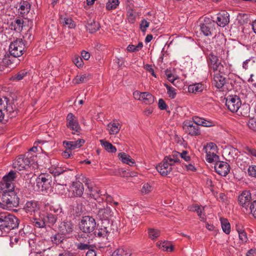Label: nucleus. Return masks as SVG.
I'll return each mask as SVG.
<instances>
[{
  "mask_svg": "<svg viewBox=\"0 0 256 256\" xmlns=\"http://www.w3.org/2000/svg\"><path fill=\"white\" fill-rule=\"evenodd\" d=\"M16 178V172L11 170L3 177L0 182V196L8 208L16 207L20 203V198L14 189V181Z\"/></svg>",
  "mask_w": 256,
  "mask_h": 256,
  "instance_id": "f257e3e1",
  "label": "nucleus"
},
{
  "mask_svg": "<svg viewBox=\"0 0 256 256\" xmlns=\"http://www.w3.org/2000/svg\"><path fill=\"white\" fill-rule=\"evenodd\" d=\"M207 63L210 74H226L227 72L226 62L220 60L218 56L210 53L206 57Z\"/></svg>",
  "mask_w": 256,
  "mask_h": 256,
  "instance_id": "f03ea898",
  "label": "nucleus"
},
{
  "mask_svg": "<svg viewBox=\"0 0 256 256\" xmlns=\"http://www.w3.org/2000/svg\"><path fill=\"white\" fill-rule=\"evenodd\" d=\"M176 152H172V154L164 157L162 162L157 166L156 170L162 176H167L172 170V166L178 164V156Z\"/></svg>",
  "mask_w": 256,
  "mask_h": 256,
  "instance_id": "7ed1b4c3",
  "label": "nucleus"
},
{
  "mask_svg": "<svg viewBox=\"0 0 256 256\" xmlns=\"http://www.w3.org/2000/svg\"><path fill=\"white\" fill-rule=\"evenodd\" d=\"M18 226V220L14 215L8 213H0V228L4 232L14 229Z\"/></svg>",
  "mask_w": 256,
  "mask_h": 256,
  "instance_id": "20e7f679",
  "label": "nucleus"
},
{
  "mask_svg": "<svg viewBox=\"0 0 256 256\" xmlns=\"http://www.w3.org/2000/svg\"><path fill=\"white\" fill-rule=\"evenodd\" d=\"M25 50L26 46L22 38H16L10 44V53L14 58L21 56Z\"/></svg>",
  "mask_w": 256,
  "mask_h": 256,
  "instance_id": "39448f33",
  "label": "nucleus"
},
{
  "mask_svg": "<svg viewBox=\"0 0 256 256\" xmlns=\"http://www.w3.org/2000/svg\"><path fill=\"white\" fill-rule=\"evenodd\" d=\"M96 226L95 220L92 216H85L82 217L80 223V230L85 233L92 232Z\"/></svg>",
  "mask_w": 256,
  "mask_h": 256,
  "instance_id": "423d86ee",
  "label": "nucleus"
},
{
  "mask_svg": "<svg viewBox=\"0 0 256 256\" xmlns=\"http://www.w3.org/2000/svg\"><path fill=\"white\" fill-rule=\"evenodd\" d=\"M66 126L72 131V134L79 136L81 134L82 129L78 119L72 113H69L66 116Z\"/></svg>",
  "mask_w": 256,
  "mask_h": 256,
  "instance_id": "0eeeda50",
  "label": "nucleus"
},
{
  "mask_svg": "<svg viewBox=\"0 0 256 256\" xmlns=\"http://www.w3.org/2000/svg\"><path fill=\"white\" fill-rule=\"evenodd\" d=\"M226 105L232 112H237L242 106L240 97L236 95L228 96L226 98Z\"/></svg>",
  "mask_w": 256,
  "mask_h": 256,
  "instance_id": "6e6552de",
  "label": "nucleus"
},
{
  "mask_svg": "<svg viewBox=\"0 0 256 256\" xmlns=\"http://www.w3.org/2000/svg\"><path fill=\"white\" fill-rule=\"evenodd\" d=\"M32 157H26L25 156H20L13 163V167L18 170L26 169L33 162Z\"/></svg>",
  "mask_w": 256,
  "mask_h": 256,
  "instance_id": "1a4fd4ad",
  "label": "nucleus"
},
{
  "mask_svg": "<svg viewBox=\"0 0 256 256\" xmlns=\"http://www.w3.org/2000/svg\"><path fill=\"white\" fill-rule=\"evenodd\" d=\"M215 22L208 18H204L202 23L200 24L201 32L205 36H210L214 30Z\"/></svg>",
  "mask_w": 256,
  "mask_h": 256,
  "instance_id": "9d476101",
  "label": "nucleus"
},
{
  "mask_svg": "<svg viewBox=\"0 0 256 256\" xmlns=\"http://www.w3.org/2000/svg\"><path fill=\"white\" fill-rule=\"evenodd\" d=\"M239 204L248 210V206L252 200V194L249 190H244L238 196Z\"/></svg>",
  "mask_w": 256,
  "mask_h": 256,
  "instance_id": "9b49d317",
  "label": "nucleus"
},
{
  "mask_svg": "<svg viewBox=\"0 0 256 256\" xmlns=\"http://www.w3.org/2000/svg\"><path fill=\"white\" fill-rule=\"evenodd\" d=\"M184 131L190 136H198L200 134L199 126L192 121H185L183 123Z\"/></svg>",
  "mask_w": 256,
  "mask_h": 256,
  "instance_id": "f8f14e48",
  "label": "nucleus"
},
{
  "mask_svg": "<svg viewBox=\"0 0 256 256\" xmlns=\"http://www.w3.org/2000/svg\"><path fill=\"white\" fill-rule=\"evenodd\" d=\"M40 208V204L38 201L30 200L27 201L24 206V210L28 214L34 215Z\"/></svg>",
  "mask_w": 256,
  "mask_h": 256,
  "instance_id": "ddd939ff",
  "label": "nucleus"
},
{
  "mask_svg": "<svg viewBox=\"0 0 256 256\" xmlns=\"http://www.w3.org/2000/svg\"><path fill=\"white\" fill-rule=\"evenodd\" d=\"M74 225L70 220H64L58 225V230L63 235L70 234L74 230Z\"/></svg>",
  "mask_w": 256,
  "mask_h": 256,
  "instance_id": "4468645a",
  "label": "nucleus"
},
{
  "mask_svg": "<svg viewBox=\"0 0 256 256\" xmlns=\"http://www.w3.org/2000/svg\"><path fill=\"white\" fill-rule=\"evenodd\" d=\"M214 170L218 174L225 176L230 171V166L226 162L218 160L214 164Z\"/></svg>",
  "mask_w": 256,
  "mask_h": 256,
  "instance_id": "2eb2a0df",
  "label": "nucleus"
},
{
  "mask_svg": "<svg viewBox=\"0 0 256 256\" xmlns=\"http://www.w3.org/2000/svg\"><path fill=\"white\" fill-rule=\"evenodd\" d=\"M98 216L102 220H108L114 216V212L107 204L103 208H99Z\"/></svg>",
  "mask_w": 256,
  "mask_h": 256,
  "instance_id": "dca6fc26",
  "label": "nucleus"
},
{
  "mask_svg": "<svg viewBox=\"0 0 256 256\" xmlns=\"http://www.w3.org/2000/svg\"><path fill=\"white\" fill-rule=\"evenodd\" d=\"M48 177V175L41 174L36 178V184L38 190L42 192L48 188L50 184Z\"/></svg>",
  "mask_w": 256,
  "mask_h": 256,
  "instance_id": "f3484780",
  "label": "nucleus"
},
{
  "mask_svg": "<svg viewBox=\"0 0 256 256\" xmlns=\"http://www.w3.org/2000/svg\"><path fill=\"white\" fill-rule=\"evenodd\" d=\"M229 16L228 12L226 11L218 14L216 21L217 24L221 27L225 26L230 22Z\"/></svg>",
  "mask_w": 256,
  "mask_h": 256,
  "instance_id": "a211bd4d",
  "label": "nucleus"
},
{
  "mask_svg": "<svg viewBox=\"0 0 256 256\" xmlns=\"http://www.w3.org/2000/svg\"><path fill=\"white\" fill-rule=\"evenodd\" d=\"M222 74L220 73L213 74L212 84L218 89L222 88L226 83V78Z\"/></svg>",
  "mask_w": 256,
  "mask_h": 256,
  "instance_id": "6ab92c4d",
  "label": "nucleus"
},
{
  "mask_svg": "<svg viewBox=\"0 0 256 256\" xmlns=\"http://www.w3.org/2000/svg\"><path fill=\"white\" fill-rule=\"evenodd\" d=\"M86 184L87 186L90 194L95 200H96L100 196L104 194L98 186L89 182L88 180L86 182Z\"/></svg>",
  "mask_w": 256,
  "mask_h": 256,
  "instance_id": "aec40b11",
  "label": "nucleus"
},
{
  "mask_svg": "<svg viewBox=\"0 0 256 256\" xmlns=\"http://www.w3.org/2000/svg\"><path fill=\"white\" fill-rule=\"evenodd\" d=\"M71 190L73 196H81L84 191L83 184L80 182H74L71 186Z\"/></svg>",
  "mask_w": 256,
  "mask_h": 256,
  "instance_id": "412c9836",
  "label": "nucleus"
},
{
  "mask_svg": "<svg viewBox=\"0 0 256 256\" xmlns=\"http://www.w3.org/2000/svg\"><path fill=\"white\" fill-rule=\"evenodd\" d=\"M4 112H5V116L10 118L15 117L18 114V110L16 108V106L13 104L10 103V102H8Z\"/></svg>",
  "mask_w": 256,
  "mask_h": 256,
  "instance_id": "4be33fe9",
  "label": "nucleus"
},
{
  "mask_svg": "<svg viewBox=\"0 0 256 256\" xmlns=\"http://www.w3.org/2000/svg\"><path fill=\"white\" fill-rule=\"evenodd\" d=\"M84 140L83 139L78 138L76 141H64V144L70 150L80 148L84 144Z\"/></svg>",
  "mask_w": 256,
  "mask_h": 256,
  "instance_id": "5701e85b",
  "label": "nucleus"
},
{
  "mask_svg": "<svg viewBox=\"0 0 256 256\" xmlns=\"http://www.w3.org/2000/svg\"><path fill=\"white\" fill-rule=\"evenodd\" d=\"M28 75V70L26 69H24L12 76L10 78V80L12 82H18L23 80Z\"/></svg>",
  "mask_w": 256,
  "mask_h": 256,
  "instance_id": "b1692460",
  "label": "nucleus"
},
{
  "mask_svg": "<svg viewBox=\"0 0 256 256\" xmlns=\"http://www.w3.org/2000/svg\"><path fill=\"white\" fill-rule=\"evenodd\" d=\"M119 159L123 162L128 164L130 166H133L134 163V160L125 152H120L118 154Z\"/></svg>",
  "mask_w": 256,
  "mask_h": 256,
  "instance_id": "393cba45",
  "label": "nucleus"
},
{
  "mask_svg": "<svg viewBox=\"0 0 256 256\" xmlns=\"http://www.w3.org/2000/svg\"><path fill=\"white\" fill-rule=\"evenodd\" d=\"M107 127L110 134H116L119 132L121 126L119 123L112 122L109 123Z\"/></svg>",
  "mask_w": 256,
  "mask_h": 256,
  "instance_id": "a878e982",
  "label": "nucleus"
},
{
  "mask_svg": "<svg viewBox=\"0 0 256 256\" xmlns=\"http://www.w3.org/2000/svg\"><path fill=\"white\" fill-rule=\"evenodd\" d=\"M156 246L164 251L170 252L174 250L173 246L168 242H158Z\"/></svg>",
  "mask_w": 256,
  "mask_h": 256,
  "instance_id": "bb28decb",
  "label": "nucleus"
},
{
  "mask_svg": "<svg viewBox=\"0 0 256 256\" xmlns=\"http://www.w3.org/2000/svg\"><path fill=\"white\" fill-rule=\"evenodd\" d=\"M109 232V230L107 227L102 226L97 229L94 234L96 236L104 238L108 235Z\"/></svg>",
  "mask_w": 256,
  "mask_h": 256,
  "instance_id": "cd10ccee",
  "label": "nucleus"
},
{
  "mask_svg": "<svg viewBox=\"0 0 256 256\" xmlns=\"http://www.w3.org/2000/svg\"><path fill=\"white\" fill-rule=\"evenodd\" d=\"M131 253L130 250L124 247H121L116 250L112 256H130Z\"/></svg>",
  "mask_w": 256,
  "mask_h": 256,
  "instance_id": "c85d7f7f",
  "label": "nucleus"
},
{
  "mask_svg": "<svg viewBox=\"0 0 256 256\" xmlns=\"http://www.w3.org/2000/svg\"><path fill=\"white\" fill-rule=\"evenodd\" d=\"M100 144L104 147V150L108 152H116V148L112 144L108 141H105L104 140H100Z\"/></svg>",
  "mask_w": 256,
  "mask_h": 256,
  "instance_id": "c756f323",
  "label": "nucleus"
},
{
  "mask_svg": "<svg viewBox=\"0 0 256 256\" xmlns=\"http://www.w3.org/2000/svg\"><path fill=\"white\" fill-rule=\"evenodd\" d=\"M90 78L88 74H84L82 75H78L73 80V82L75 84L84 83L88 82Z\"/></svg>",
  "mask_w": 256,
  "mask_h": 256,
  "instance_id": "7c9ffc66",
  "label": "nucleus"
},
{
  "mask_svg": "<svg viewBox=\"0 0 256 256\" xmlns=\"http://www.w3.org/2000/svg\"><path fill=\"white\" fill-rule=\"evenodd\" d=\"M142 101L146 104H150L154 102V97L152 94L148 92H142Z\"/></svg>",
  "mask_w": 256,
  "mask_h": 256,
  "instance_id": "2f4dec72",
  "label": "nucleus"
},
{
  "mask_svg": "<svg viewBox=\"0 0 256 256\" xmlns=\"http://www.w3.org/2000/svg\"><path fill=\"white\" fill-rule=\"evenodd\" d=\"M206 153V160L209 163L216 162L219 159V156L216 154V152H208Z\"/></svg>",
  "mask_w": 256,
  "mask_h": 256,
  "instance_id": "473e14b6",
  "label": "nucleus"
},
{
  "mask_svg": "<svg viewBox=\"0 0 256 256\" xmlns=\"http://www.w3.org/2000/svg\"><path fill=\"white\" fill-rule=\"evenodd\" d=\"M16 58L14 56H8L4 60V62L8 66L14 68L19 63V60H16Z\"/></svg>",
  "mask_w": 256,
  "mask_h": 256,
  "instance_id": "72a5a7b5",
  "label": "nucleus"
},
{
  "mask_svg": "<svg viewBox=\"0 0 256 256\" xmlns=\"http://www.w3.org/2000/svg\"><path fill=\"white\" fill-rule=\"evenodd\" d=\"M244 152L248 156L256 158V149L252 146L244 145L242 146Z\"/></svg>",
  "mask_w": 256,
  "mask_h": 256,
  "instance_id": "f704fd0d",
  "label": "nucleus"
},
{
  "mask_svg": "<svg viewBox=\"0 0 256 256\" xmlns=\"http://www.w3.org/2000/svg\"><path fill=\"white\" fill-rule=\"evenodd\" d=\"M203 90V86L200 84H196L189 86L188 90L190 92L196 93L202 92Z\"/></svg>",
  "mask_w": 256,
  "mask_h": 256,
  "instance_id": "c9c22d12",
  "label": "nucleus"
},
{
  "mask_svg": "<svg viewBox=\"0 0 256 256\" xmlns=\"http://www.w3.org/2000/svg\"><path fill=\"white\" fill-rule=\"evenodd\" d=\"M86 30L90 33H93L98 30L100 28V26L98 22L93 21L88 23L86 26Z\"/></svg>",
  "mask_w": 256,
  "mask_h": 256,
  "instance_id": "e433bc0d",
  "label": "nucleus"
},
{
  "mask_svg": "<svg viewBox=\"0 0 256 256\" xmlns=\"http://www.w3.org/2000/svg\"><path fill=\"white\" fill-rule=\"evenodd\" d=\"M120 4L118 0H108L106 3V9L111 10L116 9Z\"/></svg>",
  "mask_w": 256,
  "mask_h": 256,
  "instance_id": "4c0bfd02",
  "label": "nucleus"
},
{
  "mask_svg": "<svg viewBox=\"0 0 256 256\" xmlns=\"http://www.w3.org/2000/svg\"><path fill=\"white\" fill-rule=\"evenodd\" d=\"M220 222L224 232L226 234H229L230 232V226L228 220L225 218H221Z\"/></svg>",
  "mask_w": 256,
  "mask_h": 256,
  "instance_id": "58836bf2",
  "label": "nucleus"
},
{
  "mask_svg": "<svg viewBox=\"0 0 256 256\" xmlns=\"http://www.w3.org/2000/svg\"><path fill=\"white\" fill-rule=\"evenodd\" d=\"M50 172L51 174H52L54 176H59L60 174H62L65 170H64L61 167L58 166H56L54 164L52 166L49 168Z\"/></svg>",
  "mask_w": 256,
  "mask_h": 256,
  "instance_id": "ea45409f",
  "label": "nucleus"
},
{
  "mask_svg": "<svg viewBox=\"0 0 256 256\" xmlns=\"http://www.w3.org/2000/svg\"><path fill=\"white\" fill-rule=\"evenodd\" d=\"M160 231L158 230L152 228L148 229V237L152 240H156L160 236Z\"/></svg>",
  "mask_w": 256,
  "mask_h": 256,
  "instance_id": "a19ab883",
  "label": "nucleus"
},
{
  "mask_svg": "<svg viewBox=\"0 0 256 256\" xmlns=\"http://www.w3.org/2000/svg\"><path fill=\"white\" fill-rule=\"evenodd\" d=\"M250 110V107L248 104L242 105L238 110L237 112L238 114L244 116H246L248 115Z\"/></svg>",
  "mask_w": 256,
  "mask_h": 256,
  "instance_id": "79ce46f5",
  "label": "nucleus"
},
{
  "mask_svg": "<svg viewBox=\"0 0 256 256\" xmlns=\"http://www.w3.org/2000/svg\"><path fill=\"white\" fill-rule=\"evenodd\" d=\"M50 238L52 243L56 244H59L63 242L64 239V237L62 234L57 233L54 236H51Z\"/></svg>",
  "mask_w": 256,
  "mask_h": 256,
  "instance_id": "37998d69",
  "label": "nucleus"
},
{
  "mask_svg": "<svg viewBox=\"0 0 256 256\" xmlns=\"http://www.w3.org/2000/svg\"><path fill=\"white\" fill-rule=\"evenodd\" d=\"M24 20L21 19H16L12 24L14 30L20 32L22 30L23 27Z\"/></svg>",
  "mask_w": 256,
  "mask_h": 256,
  "instance_id": "c03bdc74",
  "label": "nucleus"
},
{
  "mask_svg": "<svg viewBox=\"0 0 256 256\" xmlns=\"http://www.w3.org/2000/svg\"><path fill=\"white\" fill-rule=\"evenodd\" d=\"M236 230L238 234L239 238L242 242H246L248 238L245 231L240 228V226H236Z\"/></svg>",
  "mask_w": 256,
  "mask_h": 256,
  "instance_id": "a18cd8bd",
  "label": "nucleus"
},
{
  "mask_svg": "<svg viewBox=\"0 0 256 256\" xmlns=\"http://www.w3.org/2000/svg\"><path fill=\"white\" fill-rule=\"evenodd\" d=\"M30 9V4L27 1H24L21 2L20 10H21V13L27 14L29 12Z\"/></svg>",
  "mask_w": 256,
  "mask_h": 256,
  "instance_id": "49530a36",
  "label": "nucleus"
},
{
  "mask_svg": "<svg viewBox=\"0 0 256 256\" xmlns=\"http://www.w3.org/2000/svg\"><path fill=\"white\" fill-rule=\"evenodd\" d=\"M176 152L178 155V164L180 162V158L184 159L186 162H188L190 160V157L186 151H183L182 153H180L177 152Z\"/></svg>",
  "mask_w": 256,
  "mask_h": 256,
  "instance_id": "de8ad7c7",
  "label": "nucleus"
},
{
  "mask_svg": "<svg viewBox=\"0 0 256 256\" xmlns=\"http://www.w3.org/2000/svg\"><path fill=\"white\" fill-rule=\"evenodd\" d=\"M62 22L64 26H66L70 28H72L75 27L74 21L70 18H64L62 19Z\"/></svg>",
  "mask_w": 256,
  "mask_h": 256,
  "instance_id": "09e8293b",
  "label": "nucleus"
},
{
  "mask_svg": "<svg viewBox=\"0 0 256 256\" xmlns=\"http://www.w3.org/2000/svg\"><path fill=\"white\" fill-rule=\"evenodd\" d=\"M192 210L196 212L200 218L202 220L204 219V214L202 213V211L204 210V208L203 207L200 206L198 205H195L193 206Z\"/></svg>",
  "mask_w": 256,
  "mask_h": 256,
  "instance_id": "8fccbe9b",
  "label": "nucleus"
},
{
  "mask_svg": "<svg viewBox=\"0 0 256 256\" xmlns=\"http://www.w3.org/2000/svg\"><path fill=\"white\" fill-rule=\"evenodd\" d=\"M143 46V44L142 42H139L136 46L132 45V44H130L128 46L127 48V50L129 52H138L140 50L142 49V48Z\"/></svg>",
  "mask_w": 256,
  "mask_h": 256,
  "instance_id": "3c124183",
  "label": "nucleus"
},
{
  "mask_svg": "<svg viewBox=\"0 0 256 256\" xmlns=\"http://www.w3.org/2000/svg\"><path fill=\"white\" fill-rule=\"evenodd\" d=\"M164 86L166 87L167 90V93L168 95V96L171 98H174L176 97V90L168 85V84H164Z\"/></svg>",
  "mask_w": 256,
  "mask_h": 256,
  "instance_id": "603ef678",
  "label": "nucleus"
},
{
  "mask_svg": "<svg viewBox=\"0 0 256 256\" xmlns=\"http://www.w3.org/2000/svg\"><path fill=\"white\" fill-rule=\"evenodd\" d=\"M205 152H217V146L213 142H210L207 144L206 146L204 148Z\"/></svg>",
  "mask_w": 256,
  "mask_h": 256,
  "instance_id": "864d4df0",
  "label": "nucleus"
},
{
  "mask_svg": "<svg viewBox=\"0 0 256 256\" xmlns=\"http://www.w3.org/2000/svg\"><path fill=\"white\" fill-rule=\"evenodd\" d=\"M32 222L33 224L37 228H42L44 227V222L42 221L40 216L39 218H34Z\"/></svg>",
  "mask_w": 256,
  "mask_h": 256,
  "instance_id": "5fc2aeb1",
  "label": "nucleus"
},
{
  "mask_svg": "<svg viewBox=\"0 0 256 256\" xmlns=\"http://www.w3.org/2000/svg\"><path fill=\"white\" fill-rule=\"evenodd\" d=\"M248 210H250V214L256 218V200H254L250 203Z\"/></svg>",
  "mask_w": 256,
  "mask_h": 256,
  "instance_id": "6e6d98bb",
  "label": "nucleus"
},
{
  "mask_svg": "<svg viewBox=\"0 0 256 256\" xmlns=\"http://www.w3.org/2000/svg\"><path fill=\"white\" fill-rule=\"evenodd\" d=\"M152 190V187L148 183L144 184L142 188V192L144 194H147Z\"/></svg>",
  "mask_w": 256,
  "mask_h": 256,
  "instance_id": "4d7b16f0",
  "label": "nucleus"
},
{
  "mask_svg": "<svg viewBox=\"0 0 256 256\" xmlns=\"http://www.w3.org/2000/svg\"><path fill=\"white\" fill-rule=\"evenodd\" d=\"M10 101L9 99L6 97L0 98V110L4 111V108Z\"/></svg>",
  "mask_w": 256,
  "mask_h": 256,
  "instance_id": "13d9d810",
  "label": "nucleus"
},
{
  "mask_svg": "<svg viewBox=\"0 0 256 256\" xmlns=\"http://www.w3.org/2000/svg\"><path fill=\"white\" fill-rule=\"evenodd\" d=\"M150 26V22L146 20H142L140 24V28L143 32H146V28Z\"/></svg>",
  "mask_w": 256,
  "mask_h": 256,
  "instance_id": "bf43d9fd",
  "label": "nucleus"
},
{
  "mask_svg": "<svg viewBox=\"0 0 256 256\" xmlns=\"http://www.w3.org/2000/svg\"><path fill=\"white\" fill-rule=\"evenodd\" d=\"M46 218L50 225H54L56 221V216L52 214H47Z\"/></svg>",
  "mask_w": 256,
  "mask_h": 256,
  "instance_id": "052dcab7",
  "label": "nucleus"
},
{
  "mask_svg": "<svg viewBox=\"0 0 256 256\" xmlns=\"http://www.w3.org/2000/svg\"><path fill=\"white\" fill-rule=\"evenodd\" d=\"M127 18L130 23L134 24L136 20V16L132 10H130L127 13Z\"/></svg>",
  "mask_w": 256,
  "mask_h": 256,
  "instance_id": "680f3d73",
  "label": "nucleus"
},
{
  "mask_svg": "<svg viewBox=\"0 0 256 256\" xmlns=\"http://www.w3.org/2000/svg\"><path fill=\"white\" fill-rule=\"evenodd\" d=\"M20 238L16 236H12L10 238V245L12 247H13L16 244H20Z\"/></svg>",
  "mask_w": 256,
  "mask_h": 256,
  "instance_id": "e2e57ef3",
  "label": "nucleus"
},
{
  "mask_svg": "<svg viewBox=\"0 0 256 256\" xmlns=\"http://www.w3.org/2000/svg\"><path fill=\"white\" fill-rule=\"evenodd\" d=\"M76 246L78 249L82 250H88L90 246L89 244L82 242L76 243Z\"/></svg>",
  "mask_w": 256,
  "mask_h": 256,
  "instance_id": "0e129e2a",
  "label": "nucleus"
},
{
  "mask_svg": "<svg viewBox=\"0 0 256 256\" xmlns=\"http://www.w3.org/2000/svg\"><path fill=\"white\" fill-rule=\"evenodd\" d=\"M193 121H192L194 124H196L198 126H202L204 121V118H202L197 116H194L192 118Z\"/></svg>",
  "mask_w": 256,
  "mask_h": 256,
  "instance_id": "69168bd1",
  "label": "nucleus"
},
{
  "mask_svg": "<svg viewBox=\"0 0 256 256\" xmlns=\"http://www.w3.org/2000/svg\"><path fill=\"white\" fill-rule=\"evenodd\" d=\"M248 173L250 176L256 178V166H250L248 168Z\"/></svg>",
  "mask_w": 256,
  "mask_h": 256,
  "instance_id": "338daca9",
  "label": "nucleus"
},
{
  "mask_svg": "<svg viewBox=\"0 0 256 256\" xmlns=\"http://www.w3.org/2000/svg\"><path fill=\"white\" fill-rule=\"evenodd\" d=\"M248 126L253 130L256 128V120L254 119H251L248 122Z\"/></svg>",
  "mask_w": 256,
  "mask_h": 256,
  "instance_id": "774afa93",
  "label": "nucleus"
}]
</instances>
